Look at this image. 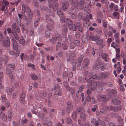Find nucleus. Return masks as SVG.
Wrapping results in <instances>:
<instances>
[{
	"mask_svg": "<svg viewBox=\"0 0 126 126\" xmlns=\"http://www.w3.org/2000/svg\"><path fill=\"white\" fill-rule=\"evenodd\" d=\"M19 43L21 44H24L25 43L24 40L23 39H20L19 41Z\"/></svg>",
	"mask_w": 126,
	"mask_h": 126,
	"instance_id": "nucleus-48",
	"label": "nucleus"
},
{
	"mask_svg": "<svg viewBox=\"0 0 126 126\" xmlns=\"http://www.w3.org/2000/svg\"><path fill=\"white\" fill-rule=\"evenodd\" d=\"M106 109L108 111L110 110H112V111L113 108L112 107L111 105H109L107 106L106 107Z\"/></svg>",
	"mask_w": 126,
	"mask_h": 126,
	"instance_id": "nucleus-40",
	"label": "nucleus"
},
{
	"mask_svg": "<svg viewBox=\"0 0 126 126\" xmlns=\"http://www.w3.org/2000/svg\"><path fill=\"white\" fill-rule=\"evenodd\" d=\"M106 98L105 95L99 96H98L97 100L98 101H101L104 100Z\"/></svg>",
	"mask_w": 126,
	"mask_h": 126,
	"instance_id": "nucleus-18",
	"label": "nucleus"
},
{
	"mask_svg": "<svg viewBox=\"0 0 126 126\" xmlns=\"http://www.w3.org/2000/svg\"><path fill=\"white\" fill-rule=\"evenodd\" d=\"M28 66L29 67H31L32 69H34L35 68V66L33 64L31 63H29L28 65Z\"/></svg>",
	"mask_w": 126,
	"mask_h": 126,
	"instance_id": "nucleus-37",
	"label": "nucleus"
},
{
	"mask_svg": "<svg viewBox=\"0 0 126 126\" xmlns=\"http://www.w3.org/2000/svg\"><path fill=\"white\" fill-rule=\"evenodd\" d=\"M71 109H70V107H66V112L68 113L69 114L70 113V110Z\"/></svg>",
	"mask_w": 126,
	"mask_h": 126,
	"instance_id": "nucleus-51",
	"label": "nucleus"
},
{
	"mask_svg": "<svg viewBox=\"0 0 126 126\" xmlns=\"http://www.w3.org/2000/svg\"><path fill=\"white\" fill-rule=\"evenodd\" d=\"M0 61L5 63H7L8 61V58L5 55H2L0 58Z\"/></svg>",
	"mask_w": 126,
	"mask_h": 126,
	"instance_id": "nucleus-9",
	"label": "nucleus"
},
{
	"mask_svg": "<svg viewBox=\"0 0 126 126\" xmlns=\"http://www.w3.org/2000/svg\"><path fill=\"white\" fill-rule=\"evenodd\" d=\"M103 74H104V73H101L100 74V75L99 76V79L101 78H104L105 76L103 75Z\"/></svg>",
	"mask_w": 126,
	"mask_h": 126,
	"instance_id": "nucleus-56",
	"label": "nucleus"
},
{
	"mask_svg": "<svg viewBox=\"0 0 126 126\" xmlns=\"http://www.w3.org/2000/svg\"><path fill=\"white\" fill-rule=\"evenodd\" d=\"M66 23L69 26L71 25L73 23L72 21L68 18L66 19Z\"/></svg>",
	"mask_w": 126,
	"mask_h": 126,
	"instance_id": "nucleus-32",
	"label": "nucleus"
},
{
	"mask_svg": "<svg viewBox=\"0 0 126 126\" xmlns=\"http://www.w3.org/2000/svg\"><path fill=\"white\" fill-rule=\"evenodd\" d=\"M63 48L64 50L66 49L67 47V46L66 44H64L63 45Z\"/></svg>",
	"mask_w": 126,
	"mask_h": 126,
	"instance_id": "nucleus-61",
	"label": "nucleus"
},
{
	"mask_svg": "<svg viewBox=\"0 0 126 126\" xmlns=\"http://www.w3.org/2000/svg\"><path fill=\"white\" fill-rule=\"evenodd\" d=\"M111 46L114 48H116L117 47V46L116 45V44L115 42L112 43L111 44Z\"/></svg>",
	"mask_w": 126,
	"mask_h": 126,
	"instance_id": "nucleus-50",
	"label": "nucleus"
},
{
	"mask_svg": "<svg viewBox=\"0 0 126 126\" xmlns=\"http://www.w3.org/2000/svg\"><path fill=\"white\" fill-rule=\"evenodd\" d=\"M40 20V19L39 18H38L36 20L34 23V26L36 27L37 26L38 22Z\"/></svg>",
	"mask_w": 126,
	"mask_h": 126,
	"instance_id": "nucleus-43",
	"label": "nucleus"
},
{
	"mask_svg": "<svg viewBox=\"0 0 126 126\" xmlns=\"http://www.w3.org/2000/svg\"><path fill=\"white\" fill-rule=\"evenodd\" d=\"M100 120H98L97 121H96L95 122V126H98L100 123Z\"/></svg>",
	"mask_w": 126,
	"mask_h": 126,
	"instance_id": "nucleus-57",
	"label": "nucleus"
},
{
	"mask_svg": "<svg viewBox=\"0 0 126 126\" xmlns=\"http://www.w3.org/2000/svg\"><path fill=\"white\" fill-rule=\"evenodd\" d=\"M13 91V89L12 88H9L7 89V91L8 94L10 95L12 94Z\"/></svg>",
	"mask_w": 126,
	"mask_h": 126,
	"instance_id": "nucleus-28",
	"label": "nucleus"
},
{
	"mask_svg": "<svg viewBox=\"0 0 126 126\" xmlns=\"http://www.w3.org/2000/svg\"><path fill=\"white\" fill-rule=\"evenodd\" d=\"M9 70L8 69H7V72H8V73L9 74V75L10 77V78L11 79H12L13 78V74L12 73V72H9Z\"/></svg>",
	"mask_w": 126,
	"mask_h": 126,
	"instance_id": "nucleus-39",
	"label": "nucleus"
},
{
	"mask_svg": "<svg viewBox=\"0 0 126 126\" xmlns=\"http://www.w3.org/2000/svg\"><path fill=\"white\" fill-rule=\"evenodd\" d=\"M20 57L21 60L23 61L24 59H27L28 57L27 55L24 54V53H22L20 55Z\"/></svg>",
	"mask_w": 126,
	"mask_h": 126,
	"instance_id": "nucleus-14",
	"label": "nucleus"
},
{
	"mask_svg": "<svg viewBox=\"0 0 126 126\" xmlns=\"http://www.w3.org/2000/svg\"><path fill=\"white\" fill-rule=\"evenodd\" d=\"M97 87L98 88H100L101 89L100 91H102L103 90L102 86H103V83H101L99 81H97Z\"/></svg>",
	"mask_w": 126,
	"mask_h": 126,
	"instance_id": "nucleus-24",
	"label": "nucleus"
},
{
	"mask_svg": "<svg viewBox=\"0 0 126 126\" xmlns=\"http://www.w3.org/2000/svg\"><path fill=\"white\" fill-rule=\"evenodd\" d=\"M3 73L2 72H0V80H1L3 78Z\"/></svg>",
	"mask_w": 126,
	"mask_h": 126,
	"instance_id": "nucleus-53",
	"label": "nucleus"
},
{
	"mask_svg": "<svg viewBox=\"0 0 126 126\" xmlns=\"http://www.w3.org/2000/svg\"><path fill=\"white\" fill-rule=\"evenodd\" d=\"M78 11L77 8L74 5H72L70 10L68 11V14L72 13L73 12H76Z\"/></svg>",
	"mask_w": 126,
	"mask_h": 126,
	"instance_id": "nucleus-4",
	"label": "nucleus"
},
{
	"mask_svg": "<svg viewBox=\"0 0 126 126\" xmlns=\"http://www.w3.org/2000/svg\"><path fill=\"white\" fill-rule=\"evenodd\" d=\"M106 64H105L103 63L102 64V65L100 67L102 71H104L106 69V67H105Z\"/></svg>",
	"mask_w": 126,
	"mask_h": 126,
	"instance_id": "nucleus-33",
	"label": "nucleus"
},
{
	"mask_svg": "<svg viewBox=\"0 0 126 126\" xmlns=\"http://www.w3.org/2000/svg\"><path fill=\"white\" fill-rule=\"evenodd\" d=\"M2 45L4 47H9L10 45V41L9 37L8 36L6 38V42L3 41Z\"/></svg>",
	"mask_w": 126,
	"mask_h": 126,
	"instance_id": "nucleus-2",
	"label": "nucleus"
},
{
	"mask_svg": "<svg viewBox=\"0 0 126 126\" xmlns=\"http://www.w3.org/2000/svg\"><path fill=\"white\" fill-rule=\"evenodd\" d=\"M31 77L34 80H36L37 79V77L35 74H32L31 75Z\"/></svg>",
	"mask_w": 126,
	"mask_h": 126,
	"instance_id": "nucleus-31",
	"label": "nucleus"
},
{
	"mask_svg": "<svg viewBox=\"0 0 126 126\" xmlns=\"http://www.w3.org/2000/svg\"><path fill=\"white\" fill-rule=\"evenodd\" d=\"M86 100L88 102H90L91 100V97L89 96H88L86 98Z\"/></svg>",
	"mask_w": 126,
	"mask_h": 126,
	"instance_id": "nucleus-55",
	"label": "nucleus"
},
{
	"mask_svg": "<svg viewBox=\"0 0 126 126\" xmlns=\"http://www.w3.org/2000/svg\"><path fill=\"white\" fill-rule=\"evenodd\" d=\"M12 32L16 40H18V37L16 33V32L15 31L14 32V31L13 30L12 31Z\"/></svg>",
	"mask_w": 126,
	"mask_h": 126,
	"instance_id": "nucleus-29",
	"label": "nucleus"
},
{
	"mask_svg": "<svg viewBox=\"0 0 126 126\" xmlns=\"http://www.w3.org/2000/svg\"><path fill=\"white\" fill-rule=\"evenodd\" d=\"M123 60L124 65H125V66L126 67V60L125 58H124Z\"/></svg>",
	"mask_w": 126,
	"mask_h": 126,
	"instance_id": "nucleus-63",
	"label": "nucleus"
},
{
	"mask_svg": "<svg viewBox=\"0 0 126 126\" xmlns=\"http://www.w3.org/2000/svg\"><path fill=\"white\" fill-rule=\"evenodd\" d=\"M96 44L98 45H100L102 44H103V45H105V44H104L103 40L102 39H100L96 42Z\"/></svg>",
	"mask_w": 126,
	"mask_h": 126,
	"instance_id": "nucleus-30",
	"label": "nucleus"
},
{
	"mask_svg": "<svg viewBox=\"0 0 126 126\" xmlns=\"http://www.w3.org/2000/svg\"><path fill=\"white\" fill-rule=\"evenodd\" d=\"M60 40H58L57 43V44L56 49L57 50H58L61 47V43L60 41Z\"/></svg>",
	"mask_w": 126,
	"mask_h": 126,
	"instance_id": "nucleus-27",
	"label": "nucleus"
},
{
	"mask_svg": "<svg viewBox=\"0 0 126 126\" xmlns=\"http://www.w3.org/2000/svg\"><path fill=\"white\" fill-rule=\"evenodd\" d=\"M106 37L107 38V34L108 33V30L106 29L105 28L104 29L103 32Z\"/></svg>",
	"mask_w": 126,
	"mask_h": 126,
	"instance_id": "nucleus-46",
	"label": "nucleus"
},
{
	"mask_svg": "<svg viewBox=\"0 0 126 126\" xmlns=\"http://www.w3.org/2000/svg\"><path fill=\"white\" fill-rule=\"evenodd\" d=\"M97 85V83L96 82H94L91 84V88L92 90H94L96 88Z\"/></svg>",
	"mask_w": 126,
	"mask_h": 126,
	"instance_id": "nucleus-17",
	"label": "nucleus"
},
{
	"mask_svg": "<svg viewBox=\"0 0 126 126\" xmlns=\"http://www.w3.org/2000/svg\"><path fill=\"white\" fill-rule=\"evenodd\" d=\"M83 62L85 66H88L89 64V61L87 59H85L84 60Z\"/></svg>",
	"mask_w": 126,
	"mask_h": 126,
	"instance_id": "nucleus-25",
	"label": "nucleus"
},
{
	"mask_svg": "<svg viewBox=\"0 0 126 126\" xmlns=\"http://www.w3.org/2000/svg\"><path fill=\"white\" fill-rule=\"evenodd\" d=\"M17 27V26L15 23H13L11 27V28L12 29H14L15 30L16 29V28Z\"/></svg>",
	"mask_w": 126,
	"mask_h": 126,
	"instance_id": "nucleus-49",
	"label": "nucleus"
},
{
	"mask_svg": "<svg viewBox=\"0 0 126 126\" xmlns=\"http://www.w3.org/2000/svg\"><path fill=\"white\" fill-rule=\"evenodd\" d=\"M77 116V114L76 111H75L72 115V117L74 119H75L76 118Z\"/></svg>",
	"mask_w": 126,
	"mask_h": 126,
	"instance_id": "nucleus-35",
	"label": "nucleus"
},
{
	"mask_svg": "<svg viewBox=\"0 0 126 126\" xmlns=\"http://www.w3.org/2000/svg\"><path fill=\"white\" fill-rule=\"evenodd\" d=\"M67 107H70V109H72L73 108V106L71 105V103L70 102H68L67 103Z\"/></svg>",
	"mask_w": 126,
	"mask_h": 126,
	"instance_id": "nucleus-36",
	"label": "nucleus"
},
{
	"mask_svg": "<svg viewBox=\"0 0 126 126\" xmlns=\"http://www.w3.org/2000/svg\"><path fill=\"white\" fill-rule=\"evenodd\" d=\"M40 96L42 98L45 97L46 96V92L45 91H43L42 93H41L40 94Z\"/></svg>",
	"mask_w": 126,
	"mask_h": 126,
	"instance_id": "nucleus-44",
	"label": "nucleus"
},
{
	"mask_svg": "<svg viewBox=\"0 0 126 126\" xmlns=\"http://www.w3.org/2000/svg\"><path fill=\"white\" fill-rule=\"evenodd\" d=\"M66 123L68 124H71L72 123V120L69 118H67L66 120Z\"/></svg>",
	"mask_w": 126,
	"mask_h": 126,
	"instance_id": "nucleus-26",
	"label": "nucleus"
},
{
	"mask_svg": "<svg viewBox=\"0 0 126 126\" xmlns=\"http://www.w3.org/2000/svg\"><path fill=\"white\" fill-rule=\"evenodd\" d=\"M46 19L47 20V22L50 21L51 22V25H50L49 24L47 26V27L48 30L46 31L45 32L46 37L47 38H48L49 37L50 35V32L49 30H50L52 28H53V22L52 19H48L47 18H46Z\"/></svg>",
	"mask_w": 126,
	"mask_h": 126,
	"instance_id": "nucleus-1",
	"label": "nucleus"
},
{
	"mask_svg": "<svg viewBox=\"0 0 126 126\" xmlns=\"http://www.w3.org/2000/svg\"><path fill=\"white\" fill-rule=\"evenodd\" d=\"M84 87L83 85H82L81 86H80L78 90L79 92L80 93H81Z\"/></svg>",
	"mask_w": 126,
	"mask_h": 126,
	"instance_id": "nucleus-47",
	"label": "nucleus"
},
{
	"mask_svg": "<svg viewBox=\"0 0 126 126\" xmlns=\"http://www.w3.org/2000/svg\"><path fill=\"white\" fill-rule=\"evenodd\" d=\"M96 79L98 80L99 79V76L98 77H97V75H93L89 79H87V81L89 83H90L92 81L94 80L95 79Z\"/></svg>",
	"mask_w": 126,
	"mask_h": 126,
	"instance_id": "nucleus-5",
	"label": "nucleus"
},
{
	"mask_svg": "<svg viewBox=\"0 0 126 126\" xmlns=\"http://www.w3.org/2000/svg\"><path fill=\"white\" fill-rule=\"evenodd\" d=\"M22 13L23 14H25L26 12H28L30 11V10L29 8L24 4L22 5Z\"/></svg>",
	"mask_w": 126,
	"mask_h": 126,
	"instance_id": "nucleus-3",
	"label": "nucleus"
},
{
	"mask_svg": "<svg viewBox=\"0 0 126 126\" xmlns=\"http://www.w3.org/2000/svg\"><path fill=\"white\" fill-rule=\"evenodd\" d=\"M62 39L60 35L58 34L57 37H52L50 40V42L52 43L55 42L56 41L58 40H61Z\"/></svg>",
	"mask_w": 126,
	"mask_h": 126,
	"instance_id": "nucleus-8",
	"label": "nucleus"
},
{
	"mask_svg": "<svg viewBox=\"0 0 126 126\" xmlns=\"http://www.w3.org/2000/svg\"><path fill=\"white\" fill-rule=\"evenodd\" d=\"M9 66L10 68H11L12 70H14L15 68V66L14 64H9Z\"/></svg>",
	"mask_w": 126,
	"mask_h": 126,
	"instance_id": "nucleus-41",
	"label": "nucleus"
},
{
	"mask_svg": "<svg viewBox=\"0 0 126 126\" xmlns=\"http://www.w3.org/2000/svg\"><path fill=\"white\" fill-rule=\"evenodd\" d=\"M100 123L103 126H106V125L104 122L101 120H100Z\"/></svg>",
	"mask_w": 126,
	"mask_h": 126,
	"instance_id": "nucleus-62",
	"label": "nucleus"
},
{
	"mask_svg": "<svg viewBox=\"0 0 126 126\" xmlns=\"http://www.w3.org/2000/svg\"><path fill=\"white\" fill-rule=\"evenodd\" d=\"M82 25V23L79 22H77L76 24V28H79Z\"/></svg>",
	"mask_w": 126,
	"mask_h": 126,
	"instance_id": "nucleus-45",
	"label": "nucleus"
},
{
	"mask_svg": "<svg viewBox=\"0 0 126 126\" xmlns=\"http://www.w3.org/2000/svg\"><path fill=\"white\" fill-rule=\"evenodd\" d=\"M77 111L78 113H84L85 112V110L84 109L82 108L81 107H78L77 109Z\"/></svg>",
	"mask_w": 126,
	"mask_h": 126,
	"instance_id": "nucleus-16",
	"label": "nucleus"
},
{
	"mask_svg": "<svg viewBox=\"0 0 126 126\" xmlns=\"http://www.w3.org/2000/svg\"><path fill=\"white\" fill-rule=\"evenodd\" d=\"M68 27L69 28L73 31H76V27L75 26L74 24H72L71 25L68 26Z\"/></svg>",
	"mask_w": 126,
	"mask_h": 126,
	"instance_id": "nucleus-21",
	"label": "nucleus"
},
{
	"mask_svg": "<svg viewBox=\"0 0 126 126\" xmlns=\"http://www.w3.org/2000/svg\"><path fill=\"white\" fill-rule=\"evenodd\" d=\"M61 94L60 93V91L58 89L56 90L54 93V96L56 97H58L59 95L61 96Z\"/></svg>",
	"mask_w": 126,
	"mask_h": 126,
	"instance_id": "nucleus-23",
	"label": "nucleus"
},
{
	"mask_svg": "<svg viewBox=\"0 0 126 126\" xmlns=\"http://www.w3.org/2000/svg\"><path fill=\"white\" fill-rule=\"evenodd\" d=\"M112 102L115 105H119L120 103V101L118 99L115 98L113 99L112 100Z\"/></svg>",
	"mask_w": 126,
	"mask_h": 126,
	"instance_id": "nucleus-13",
	"label": "nucleus"
},
{
	"mask_svg": "<svg viewBox=\"0 0 126 126\" xmlns=\"http://www.w3.org/2000/svg\"><path fill=\"white\" fill-rule=\"evenodd\" d=\"M57 13L58 14V15L60 16H63V14L62 11H61V10L58 9L57 11Z\"/></svg>",
	"mask_w": 126,
	"mask_h": 126,
	"instance_id": "nucleus-34",
	"label": "nucleus"
},
{
	"mask_svg": "<svg viewBox=\"0 0 126 126\" xmlns=\"http://www.w3.org/2000/svg\"><path fill=\"white\" fill-rule=\"evenodd\" d=\"M62 7L63 10L66 11L69 8V4L66 2H64L63 3Z\"/></svg>",
	"mask_w": 126,
	"mask_h": 126,
	"instance_id": "nucleus-11",
	"label": "nucleus"
},
{
	"mask_svg": "<svg viewBox=\"0 0 126 126\" xmlns=\"http://www.w3.org/2000/svg\"><path fill=\"white\" fill-rule=\"evenodd\" d=\"M89 39L93 41L97 42L98 40L100 38L99 36H96L95 37L90 36L89 37Z\"/></svg>",
	"mask_w": 126,
	"mask_h": 126,
	"instance_id": "nucleus-10",
	"label": "nucleus"
},
{
	"mask_svg": "<svg viewBox=\"0 0 126 126\" xmlns=\"http://www.w3.org/2000/svg\"><path fill=\"white\" fill-rule=\"evenodd\" d=\"M25 96V93H22L20 94L19 99L21 103H24L25 102L24 98Z\"/></svg>",
	"mask_w": 126,
	"mask_h": 126,
	"instance_id": "nucleus-12",
	"label": "nucleus"
},
{
	"mask_svg": "<svg viewBox=\"0 0 126 126\" xmlns=\"http://www.w3.org/2000/svg\"><path fill=\"white\" fill-rule=\"evenodd\" d=\"M122 109V107L121 106H119L118 107L115 106L113 108L112 111H118Z\"/></svg>",
	"mask_w": 126,
	"mask_h": 126,
	"instance_id": "nucleus-15",
	"label": "nucleus"
},
{
	"mask_svg": "<svg viewBox=\"0 0 126 126\" xmlns=\"http://www.w3.org/2000/svg\"><path fill=\"white\" fill-rule=\"evenodd\" d=\"M34 59V56L32 55H30V61H32Z\"/></svg>",
	"mask_w": 126,
	"mask_h": 126,
	"instance_id": "nucleus-58",
	"label": "nucleus"
},
{
	"mask_svg": "<svg viewBox=\"0 0 126 126\" xmlns=\"http://www.w3.org/2000/svg\"><path fill=\"white\" fill-rule=\"evenodd\" d=\"M76 12H73L72 13H70V14H72L71 16L72 18L73 19H75L77 16V15L76 14Z\"/></svg>",
	"mask_w": 126,
	"mask_h": 126,
	"instance_id": "nucleus-42",
	"label": "nucleus"
},
{
	"mask_svg": "<svg viewBox=\"0 0 126 126\" xmlns=\"http://www.w3.org/2000/svg\"><path fill=\"white\" fill-rule=\"evenodd\" d=\"M106 112V110L105 109H102L100 111V113L104 114Z\"/></svg>",
	"mask_w": 126,
	"mask_h": 126,
	"instance_id": "nucleus-54",
	"label": "nucleus"
},
{
	"mask_svg": "<svg viewBox=\"0 0 126 126\" xmlns=\"http://www.w3.org/2000/svg\"><path fill=\"white\" fill-rule=\"evenodd\" d=\"M111 92V93L113 94L114 96H116L117 95V92L116 90H112Z\"/></svg>",
	"mask_w": 126,
	"mask_h": 126,
	"instance_id": "nucleus-38",
	"label": "nucleus"
},
{
	"mask_svg": "<svg viewBox=\"0 0 126 126\" xmlns=\"http://www.w3.org/2000/svg\"><path fill=\"white\" fill-rule=\"evenodd\" d=\"M12 44L13 47L15 50H17L18 48V45L17 42L14 38H12Z\"/></svg>",
	"mask_w": 126,
	"mask_h": 126,
	"instance_id": "nucleus-7",
	"label": "nucleus"
},
{
	"mask_svg": "<svg viewBox=\"0 0 126 126\" xmlns=\"http://www.w3.org/2000/svg\"><path fill=\"white\" fill-rule=\"evenodd\" d=\"M1 117L4 121H5L7 120V116L4 113H2L1 114Z\"/></svg>",
	"mask_w": 126,
	"mask_h": 126,
	"instance_id": "nucleus-19",
	"label": "nucleus"
},
{
	"mask_svg": "<svg viewBox=\"0 0 126 126\" xmlns=\"http://www.w3.org/2000/svg\"><path fill=\"white\" fill-rule=\"evenodd\" d=\"M120 88L121 91H123L125 90L124 88V87L122 85H121L120 86Z\"/></svg>",
	"mask_w": 126,
	"mask_h": 126,
	"instance_id": "nucleus-60",
	"label": "nucleus"
},
{
	"mask_svg": "<svg viewBox=\"0 0 126 126\" xmlns=\"http://www.w3.org/2000/svg\"><path fill=\"white\" fill-rule=\"evenodd\" d=\"M79 44V40H76L75 42V44L77 46H78Z\"/></svg>",
	"mask_w": 126,
	"mask_h": 126,
	"instance_id": "nucleus-59",
	"label": "nucleus"
},
{
	"mask_svg": "<svg viewBox=\"0 0 126 126\" xmlns=\"http://www.w3.org/2000/svg\"><path fill=\"white\" fill-rule=\"evenodd\" d=\"M109 126H116L115 124L112 122H110L109 124Z\"/></svg>",
	"mask_w": 126,
	"mask_h": 126,
	"instance_id": "nucleus-64",
	"label": "nucleus"
},
{
	"mask_svg": "<svg viewBox=\"0 0 126 126\" xmlns=\"http://www.w3.org/2000/svg\"><path fill=\"white\" fill-rule=\"evenodd\" d=\"M85 1L84 0H80L79 2L78 7L80 9L82 10L84 7Z\"/></svg>",
	"mask_w": 126,
	"mask_h": 126,
	"instance_id": "nucleus-6",
	"label": "nucleus"
},
{
	"mask_svg": "<svg viewBox=\"0 0 126 126\" xmlns=\"http://www.w3.org/2000/svg\"><path fill=\"white\" fill-rule=\"evenodd\" d=\"M108 55L106 53H104L102 55V58L106 62H107L108 58L107 57Z\"/></svg>",
	"mask_w": 126,
	"mask_h": 126,
	"instance_id": "nucleus-22",
	"label": "nucleus"
},
{
	"mask_svg": "<svg viewBox=\"0 0 126 126\" xmlns=\"http://www.w3.org/2000/svg\"><path fill=\"white\" fill-rule=\"evenodd\" d=\"M82 13H80L78 15V18L79 20H80L82 18Z\"/></svg>",
	"mask_w": 126,
	"mask_h": 126,
	"instance_id": "nucleus-52",
	"label": "nucleus"
},
{
	"mask_svg": "<svg viewBox=\"0 0 126 126\" xmlns=\"http://www.w3.org/2000/svg\"><path fill=\"white\" fill-rule=\"evenodd\" d=\"M80 117L82 121H84L85 120L86 116L85 114V112L81 113L80 115Z\"/></svg>",
	"mask_w": 126,
	"mask_h": 126,
	"instance_id": "nucleus-20",
	"label": "nucleus"
}]
</instances>
